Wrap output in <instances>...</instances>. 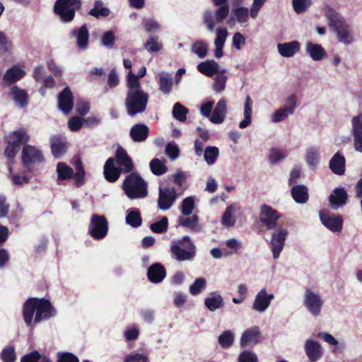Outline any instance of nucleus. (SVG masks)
I'll return each mask as SVG.
<instances>
[{
	"mask_svg": "<svg viewBox=\"0 0 362 362\" xmlns=\"http://www.w3.org/2000/svg\"><path fill=\"white\" fill-rule=\"evenodd\" d=\"M29 136L23 130L14 132L9 136L8 145L5 150V155L9 159L13 158L20 150V144L26 143Z\"/></svg>",
	"mask_w": 362,
	"mask_h": 362,
	"instance_id": "9",
	"label": "nucleus"
},
{
	"mask_svg": "<svg viewBox=\"0 0 362 362\" xmlns=\"http://www.w3.org/2000/svg\"><path fill=\"white\" fill-rule=\"evenodd\" d=\"M290 114V112L286 108L282 107L276 110L272 117V121L273 122H279L284 120Z\"/></svg>",
	"mask_w": 362,
	"mask_h": 362,
	"instance_id": "60",
	"label": "nucleus"
},
{
	"mask_svg": "<svg viewBox=\"0 0 362 362\" xmlns=\"http://www.w3.org/2000/svg\"><path fill=\"white\" fill-rule=\"evenodd\" d=\"M165 153L171 159L174 160L179 156L180 150L176 144L168 143L165 146Z\"/></svg>",
	"mask_w": 362,
	"mask_h": 362,
	"instance_id": "63",
	"label": "nucleus"
},
{
	"mask_svg": "<svg viewBox=\"0 0 362 362\" xmlns=\"http://www.w3.org/2000/svg\"><path fill=\"white\" fill-rule=\"evenodd\" d=\"M219 65L214 60L201 62L197 66V70L206 76H213L218 73Z\"/></svg>",
	"mask_w": 362,
	"mask_h": 362,
	"instance_id": "30",
	"label": "nucleus"
},
{
	"mask_svg": "<svg viewBox=\"0 0 362 362\" xmlns=\"http://www.w3.org/2000/svg\"><path fill=\"white\" fill-rule=\"evenodd\" d=\"M168 219L163 216L159 221H156L150 226L151 230L156 233H163L168 230Z\"/></svg>",
	"mask_w": 362,
	"mask_h": 362,
	"instance_id": "49",
	"label": "nucleus"
},
{
	"mask_svg": "<svg viewBox=\"0 0 362 362\" xmlns=\"http://www.w3.org/2000/svg\"><path fill=\"white\" fill-rule=\"evenodd\" d=\"M352 134L355 150L362 153V124L359 117H354L352 119Z\"/></svg>",
	"mask_w": 362,
	"mask_h": 362,
	"instance_id": "23",
	"label": "nucleus"
},
{
	"mask_svg": "<svg viewBox=\"0 0 362 362\" xmlns=\"http://www.w3.org/2000/svg\"><path fill=\"white\" fill-rule=\"evenodd\" d=\"M328 199L330 205L333 208H337L346 203L348 194L344 187H337L332 191Z\"/></svg>",
	"mask_w": 362,
	"mask_h": 362,
	"instance_id": "22",
	"label": "nucleus"
},
{
	"mask_svg": "<svg viewBox=\"0 0 362 362\" xmlns=\"http://www.w3.org/2000/svg\"><path fill=\"white\" fill-rule=\"evenodd\" d=\"M1 356L4 362H14L16 360L14 348L8 347L3 349Z\"/></svg>",
	"mask_w": 362,
	"mask_h": 362,
	"instance_id": "62",
	"label": "nucleus"
},
{
	"mask_svg": "<svg viewBox=\"0 0 362 362\" xmlns=\"http://www.w3.org/2000/svg\"><path fill=\"white\" fill-rule=\"evenodd\" d=\"M252 101L250 96H247L244 107V119L239 124L240 129H244L251 124Z\"/></svg>",
	"mask_w": 362,
	"mask_h": 362,
	"instance_id": "37",
	"label": "nucleus"
},
{
	"mask_svg": "<svg viewBox=\"0 0 362 362\" xmlns=\"http://www.w3.org/2000/svg\"><path fill=\"white\" fill-rule=\"evenodd\" d=\"M194 207V200L192 197L184 199L181 204V212L184 216H189L192 214Z\"/></svg>",
	"mask_w": 362,
	"mask_h": 362,
	"instance_id": "51",
	"label": "nucleus"
},
{
	"mask_svg": "<svg viewBox=\"0 0 362 362\" xmlns=\"http://www.w3.org/2000/svg\"><path fill=\"white\" fill-rule=\"evenodd\" d=\"M144 46L149 52H156L163 48V44L158 41V36L150 37Z\"/></svg>",
	"mask_w": 362,
	"mask_h": 362,
	"instance_id": "44",
	"label": "nucleus"
},
{
	"mask_svg": "<svg viewBox=\"0 0 362 362\" xmlns=\"http://www.w3.org/2000/svg\"><path fill=\"white\" fill-rule=\"evenodd\" d=\"M293 7L297 13H302L310 6L311 0H293Z\"/></svg>",
	"mask_w": 362,
	"mask_h": 362,
	"instance_id": "55",
	"label": "nucleus"
},
{
	"mask_svg": "<svg viewBox=\"0 0 362 362\" xmlns=\"http://www.w3.org/2000/svg\"><path fill=\"white\" fill-rule=\"evenodd\" d=\"M166 276V270L160 263H154L151 265L147 271L148 280L154 284L161 282Z\"/></svg>",
	"mask_w": 362,
	"mask_h": 362,
	"instance_id": "20",
	"label": "nucleus"
},
{
	"mask_svg": "<svg viewBox=\"0 0 362 362\" xmlns=\"http://www.w3.org/2000/svg\"><path fill=\"white\" fill-rule=\"evenodd\" d=\"M110 13V11L107 8L103 7V4L101 2L96 1L95 3V6L93 8H92L89 11V14L95 18H98L99 16H107Z\"/></svg>",
	"mask_w": 362,
	"mask_h": 362,
	"instance_id": "52",
	"label": "nucleus"
},
{
	"mask_svg": "<svg viewBox=\"0 0 362 362\" xmlns=\"http://www.w3.org/2000/svg\"><path fill=\"white\" fill-rule=\"evenodd\" d=\"M104 175L107 180L113 182V158H109L104 165Z\"/></svg>",
	"mask_w": 362,
	"mask_h": 362,
	"instance_id": "59",
	"label": "nucleus"
},
{
	"mask_svg": "<svg viewBox=\"0 0 362 362\" xmlns=\"http://www.w3.org/2000/svg\"><path fill=\"white\" fill-rule=\"evenodd\" d=\"M323 303L324 302L319 294L309 288L305 290L303 304L312 315L314 317L320 315Z\"/></svg>",
	"mask_w": 362,
	"mask_h": 362,
	"instance_id": "10",
	"label": "nucleus"
},
{
	"mask_svg": "<svg viewBox=\"0 0 362 362\" xmlns=\"http://www.w3.org/2000/svg\"><path fill=\"white\" fill-rule=\"evenodd\" d=\"M322 224L332 232H340L342 229L343 220L340 215H331L328 211L322 209L319 213Z\"/></svg>",
	"mask_w": 362,
	"mask_h": 362,
	"instance_id": "13",
	"label": "nucleus"
},
{
	"mask_svg": "<svg viewBox=\"0 0 362 362\" xmlns=\"http://www.w3.org/2000/svg\"><path fill=\"white\" fill-rule=\"evenodd\" d=\"M170 251L175 259L180 262L192 260L196 255V247L188 235L173 244Z\"/></svg>",
	"mask_w": 362,
	"mask_h": 362,
	"instance_id": "4",
	"label": "nucleus"
},
{
	"mask_svg": "<svg viewBox=\"0 0 362 362\" xmlns=\"http://www.w3.org/2000/svg\"><path fill=\"white\" fill-rule=\"evenodd\" d=\"M291 193L293 199L296 203L305 204L308 202L309 195L308 189L305 185H296L291 187Z\"/></svg>",
	"mask_w": 362,
	"mask_h": 362,
	"instance_id": "29",
	"label": "nucleus"
},
{
	"mask_svg": "<svg viewBox=\"0 0 362 362\" xmlns=\"http://www.w3.org/2000/svg\"><path fill=\"white\" fill-rule=\"evenodd\" d=\"M305 52L313 60L316 62L322 60L327 56V52L321 45L310 41L306 42Z\"/></svg>",
	"mask_w": 362,
	"mask_h": 362,
	"instance_id": "24",
	"label": "nucleus"
},
{
	"mask_svg": "<svg viewBox=\"0 0 362 362\" xmlns=\"http://www.w3.org/2000/svg\"><path fill=\"white\" fill-rule=\"evenodd\" d=\"M51 148L53 156L59 158L66 152V142L61 137L53 136L51 138Z\"/></svg>",
	"mask_w": 362,
	"mask_h": 362,
	"instance_id": "31",
	"label": "nucleus"
},
{
	"mask_svg": "<svg viewBox=\"0 0 362 362\" xmlns=\"http://www.w3.org/2000/svg\"><path fill=\"white\" fill-rule=\"evenodd\" d=\"M177 194L174 187H160L158 198V206L165 211L169 209L177 199Z\"/></svg>",
	"mask_w": 362,
	"mask_h": 362,
	"instance_id": "11",
	"label": "nucleus"
},
{
	"mask_svg": "<svg viewBox=\"0 0 362 362\" xmlns=\"http://www.w3.org/2000/svg\"><path fill=\"white\" fill-rule=\"evenodd\" d=\"M122 188L130 199H144L148 195V183L136 172L126 176Z\"/></svg>",
	"mask_w": 362,
	"mask_h": 362,
	"instance_id": "1",
	"label": "nucleus"
},
{
	"mask_svg": "<svg viewBox=\"0 0 362 362\" xmlns=\"http://www.w3.org/2000/svg\"><path fill=\"white\" fill-rule=\"evenodd\" d=\"M285 157L286 156L280 150L272 148L269 151L268 159L272 165H274Z\"/></svg>",
	"mask_w": 362,
	"mask_h": 362,
	"instance_id": "56",
	"label": "nucleus"
},
{
	"mask_svg": "<svg viewBox=\"0 0 362 362\" xmlns=\"http://www.w3.org/2000/svg\"><path fill=\"white\" fill-rule=\"evenodd\" d=\"M149 134L148 127L144 124H136L130 130V136L134 141H144Z\"/></svg>",
	"mask_w": 362,
	"mask_h": 362,
	"instance_id": "28",
	"label": "nucleus"
},
{
	"mask_svg": "<svg viewBox=\"0 0 362 362\" xmlns=\"http://www.w3.org/2000/svg\"><path fill=\"white\" fill-rule=\"evenodd\" d=\"M205 305L210 311H214L223 305V298L220 295L208 297L204 301Z\"/></svg>",
	"mask_w": 362,
	"mask_h": 362,
	"instance_id": "42",
	"label": "nucleus"
},
{
	"mask_svg": "<svg viewBox=\"0 0 362 362\" xmlns=\"http://www.w3.org/2000/svg\"><path fill=\"white\" fill-rule=\"evenodd\" d=\"M288 235L287 230L281 227L276 230L273 234L271 240V247L273 253V257L277 259L282 251L284 242Z\"/></svg>",
	"mask_w": 362,
	"mask_h": 362,
	"instance_id": "14",
	"label": "nucleus"
},
{
	"mask_svg": "<svg viewBox=\"0 0 362 362\" xmlns=\"http://www.w3.org/2000/svg\"><path fill=\"white\" fill-rule=\"evenodd\" d=\"M219 151L216 146H207L205 148L204 157L208 165H212L215 163L218 156Z\"/></svg>",
	"mask_w": 362,
	"mask_h": 362,
	"instance_id": "46",
	"label": "nucleus"
},
{
	"mask_svg": "<svg viewBox=\"0 0 362 362\" xmlns=\"http://www.w3.org/2000/svg\"><path fill=\"white\" fill-rule=\"evenodd\" d=\"M81 6V0H57L54 11L64 23L71 22L75 16L76 10Z\"/></svg>",
	"mask_w": 362,
	"mask_h": 362,
	"instance_id": "6",
	"label": "nucleus"
},
{
	"mask_svg": "<svg viewBox=\"0 0 362 362\" xmlns=\"http://www.w3.org/2000/svg\"><path fill=\"white\" fill-rule=\"evenodd\" d=\"M215 45H224L226 40L228 37V30L226 28H218L216 31Z\"/></svg>",
	"mask_w": 362,
	"mask_h": 362,
	"instance_id": "58",
	"label": "nucleus"
},
{
	"mask_svg": "<svg viewBox=\"0 0 362 362\" xmlns=\"http://www.w3.org/2000/svg\"><path fill=\"white\" fill-rule=\"evenodd\" d=\"M179 224L183 227L189 228L191 231L199 232L201 230V226L199 224V217L196 214H193L190 217H180L178 219Z\"/></svg>",
	"mask_w": 362,
	"mask_h": 362,
	"instance_id": "32",
	"label": "nucleus"
},
{
	"mask_svg": "<svg viewBox=\"0 0 362 362\" xmlns=\"http://www.w3.org/2000/svg\"><path fill=\"white\" fill-rule=\"evenodd\" d=\"M234 341V336L233 333L226 330L224 331L219 337H218V343L221 346L223 349L229 348L232 346Z\"/></svg>",
	"mask_w": 362,
	"mask_h": 362,
	"instance_id": "48",
	"label": "nucleus"
},
{
	"mask_svg": "<svg viewBox=\"0 0 362 362\" xmlns=\"http://www.w3.org/2000/svg\"><path fill=\"white\" fill-rule=\"evenodd\" d=\"M11 93L16 103L21 107H23L28 104V95L23 89L14 86L11 90Z\"/></svg>",
	"mask_w": 362,
	"mask_h": 362,
	"instance_id": "36",
	"label": "nucleus"
},
{
	"mask_svg": "<svg viewBox=\"0 0 362 362\" xmlns=\"http://www.w3.org/2000/svg\"><path fill=\"white\" fill-rule=\"evenodd\" d=\"M188 113V109L184 107L180 103H176L173 108V117L180 121L185 122L187 119V114Z\"/></svg>",
	"mask_w": 362,
	"mask_h": 362,
	"instance_id": "45",
	"label": "nucleus"
},
{
	"mask_svg": "<svg viewBox=\"0 0 362 362\" xmlns=\"http://www.w3.org/2000/svg\"><path fill=\"white\" fill-rule=\"evenodd\" d=\"M57 172L58 174V183L61 184V180H66L73 174V170L64 163H59L57 166Z\"/></svg>",
	"mask_w": 362,
	"mask_h": 362,
	"instance_id": "40",
	"label": "nucleus"
},
{
	"mask_svg": "<svg viewBox=\"0 0 362 362\" xmlns=\"http://www.w3.org/2000/svg\"><path fill=\"white\" fill-rule=\"evenodd\" d=\"M71 35L76 38L78 49L85 50L88 48L89 33L86 25H83L80 28L73 30Z\"/></svg>",
	"mask_w": 362,
	"mask_h": 362,
	"instance_id": "21",
	"label": "nucleus"
},
{
	"mask_svg": "<svg viewBox=\"0 0 362 362\" xmlns=\"http://www.w3.org/2000/svg\"><path fill=\"white\" fill-rule=\"evenodd\" d=\"M126 223L133 228H138L142 223V218L138 209L132 208L127 212Z\"/></svg>",
	"mask_w": 362,
	"mask_h": 362,
	"instance_id": "34",
	"label": "nucleus"
},
{
	"mask_svg": "<svg viewBox=\"0 0 362 362\" xmlns=\"http://www.w3.org/2000/svg\"><path fill=\"white\" fill-rule=\"evenodd\" d=\"M76 173L74 175V180L78 186L83 183L85 172L83 168L82 162L80 159H77L75 163Z\"/></svg>",
	"mask_w": 362,
	"mask_h": 362,
	"instance_id": "54",
	"label": "nucleus"
},
{
	"mask_svg": "<svg viewBox=\"0 0 362 362\" xmlns=\"http://www.w3.org/2000/svg\"><path fill=\"white\" fill-rule=\"evenodd\" d=\"M22 160L24 165L28 166L31 163L42 162L43 156L42 152L35 147L26 145L22 151Z\"/></svg>",
	"mask_w": 362,
	"mask_h": 362,
	"instance_id": "16",
	"label": "nucleus"
},
{
	"mask_svg": "<svg viewBox=\"0 0 362 362\" xmlns=\"http://www.w3.org/2000/svg\"><path fill=\"white\" fill-rule=\"evenodd\" d=\"M279 54L284 57H291L300 49L299 42L294 40L289 42L279 43L277 45Z\"/></svg>",
	"mask_w": 362,
	"mask_h": 362,
	"instance_id": "25",
	"label": "nucleus"
},
{
	"mask_svg": "<svg viewBox=\"0 0 362 362\" xmlns=\"http://www.w3.org/2000/svg\"><path fill=\"white\" fill-rule=\"evenodd\" d=\"M305 351L310 361L316 362L323 354V351L319 342L308 339L305 343Z\"/></svg>",
	"mask_w": 362,
	"mask_h": 362,
	"instance_id": "19",
	"label": "nucleus"
},
{
	"mask_svg": "<svg viewBox=\"0 0 362 362\" xmlns=\"http://www.w3.org/2000/svg\"><path fill=\"white\" fill-rule=\"evenodd\" d=\"M127 84L129 89L128 92L139 91L142 90L139 78H138V76H136V75L134 74L132 71H130L128 74Z\"/></svg>",
	"mask_w": 362,
	"mask_h": 362,
	"instance_id": "47",
	"label": "nucleus"
},
{
	"mask_svg": "<svg viewBox=\"0 0 362 362\" xmlns=\"http://www.w3.org/2000/svg\"><path fill=\"white\" fill-rule=\"evenodd\" d=\"M37 310V298H30L24 304L23 317L25 323L29 325L33 317L35 311Z\"/></svg>",
	"mask_w": 362,
	"mask_h": 362,
	"instance_id": "33",
	"label": "nucleus"
},
{
	"mask_svg": "<svg viewBox=\"0 0 362 362\" xmlns=\"http://www.w3.org/2000/svg\"><path fill=\"white\" fill-rule=\"evenodd\" d=\"M226 100L221 98L218 103L211 115L210 121L214 124L222 123L226 115Z\"/></svg>",
	"mask_w": 362,
	"mask_h": 362,
	"instance_id": "27",
	"label": "nucleus"
},
{
	"mask_svg": "<svg viewBox=\"0 0 362 362\" xmlns=\"http://www.w3.org/2000/svg\"><path fill=\"white\" fill-rule=\"evenodd\" d=\"M159 89L164 94L168 95L173 88L172 78L167 74H162L159 76Z\"/></svg>",
	"mask_w": 362,
	"mask_h": 362,
	"instance_id": "39",
	"label": "nucleus"
},
{
	"mask_svg": "<svg viewBox=\"0 0 362 362\" xmlns=\"http://www.w3.org/2000/svg\"><path fill=\"white\" fill-rule=\"evenodd\" d=\"M206 280L204 278L197 279L193 284L190 286L189 291L192 295H197L205 287Z\"/></svg>",
	"mask_w": 362,
	"mask_h": 362,
	"instance_id": "57",
	"label": "nucleus"
},
{
	"mask_svg": "<svg viewBox=\"0 0 362 362\" xmlns=\"http://www.w3.org/2000/svg\"><path fill=\"white\" fill-rule=\"evenodd\" d=\"M148 100V95L143 90L128 92L125 105L129 115L134 116L138 113L144 112L146 109Z\"/></svg>",
	"mask_w": 362,
	"mask_h": 362,
	"instance_id": "5",
	"label": "nucleus"
},
{
	"mask_svg": "<svg viewBox=\"0 0 362 362\" xmlns=\"http://www.w3.org/2000/svg\"><path fill=\"white\" fill-rule=\"evenodd\" d=\"M108 231L107 219L103 216L93 214L88 226V233L96 240L105 238Z\"/></svg>",
	"mask_w": 362,
	"mask_h": 362,
	"instance_id": "8",
	"label": "nucleus"
},
{
	"mask_svg": "<svg viewBox=\"0 0 362 362\" xmlns=\"http://www.w3.org/2000/svg\"><path fill=\"white\" fill-rule=\"evenodd\" d=\"M54 315V309L49 301L45 299H37V310L35 322H40L42 320L48 319Z\"/></svg>",
	"mask_w": 362,
	"mask_h": 362,
	"instance_id": "15",
	"label": "nucleus"
},
{
	"mask_svg": "<svg viewBox=\"0 0 362 362\" xmlns=\"http://www.w3.org/2000/svg\"><path fill=\"white\" fill-rule=\"evenodd\" d=\"M74 98L70 89L65 88L58 96V107L64 114H69L73 108Z\"/></svg>",
	"mask_w": 362,
	"mask_h": 362,
	"instance_id": "17",
	"label": "nucleus"
},
{
	"mask_svg": "<svg viewBox=\"0 0 362 362\" xmlns=\"http://www.w3.org/2000/svg\"><path fill=\"white\" fill-rule=\"evenodd\" d=\"M166 160L161 161L158 158H153L150 162V169L152 173L155 175H162L168 171V168L165 165Z\"/></svg>",
	"mask_w": 362,
	"mask_h": 362,
	"instance_id": "38",
	"label": "nucleus"
},
{
	"mask_svg": "<svg viewBox=\"0 0 362 362\" xmlns=\"http://www.w3.org/2000/svg\"><path fill=\"white\" fill-rule=\"evenodd\" d=\"M325 14L329 21V26L337 33L339 40L344 44L351 43L353 37L350 27L344 18L330 7L327 9Z\"/></svg>",
	"mask_w": 362,
	"mask_h": 362,
	"instance_id": "2",
	"label": "nucleus"
},
{
	"mask_svg": "<svg viewBox=\"0 0 362 362\" xmlns=\"http://www.w3.org/2000/svg\"><path fill=\"white\" fill-rule=\"evenodd\" d=\"M57 362H79L78 358L71 353L59 354Z\"/></svg>",
	"mask_w": 362,
	"mask_h": 362,
	"instance_id": "64",
	"label": "nucleus"
},
{
	"mask_svg": "<svg viewBox=\"0 0 362 362\" xmlns=\"http://www.w3.org/2000/svg\"><path fill=\"white\" fill-rule=\"evenodd\" d=\"M233 13L235 16L238 23H244L247 22L249 16V10L246 7L233 8Z\"/></svg>",
	"mask_w": 362,
	"mask_h": 362,
	"instance_id": "50",
	"label": "nucleus"
},
{
	"mask_svg": "<svg viewBox=\"0 0 362 362\" xmlns=\"http://www.w3.org/2000/svg\"><path fill=\"white\" fill-rule=\"evenodd\" d=\"M225 70L215 78L213 88L216 93L223 91L226 88L227 76L223 74Z\"/></svg>",
	"mask_w": 362,
	"mask_h": 362,
	"instance_id": "53",
	"label": "nucleus"
},
{
	"mask_svg": "<svg viewBox=\"0 0 362 362\" xmlns=\"http://www.w3.org/2000/svg\"><path fill=\"white\" fill-rule=\"evenodd\" d=\"M274 298L273 294H267L266 289H262L255 296L252 309L259 313L265 311Z\"/></svg>",
	"mask_w": 362,
	"mask_h": 362,
	"instance_id": "18",
	"label": "nucleus"
},
{
	"mask_svg": "<svg viewBox=\"0 0 362 362\" xmlns=\"http://www.w3.org/2000/svg\"><path fill=\"white\" fill-rule=\"evenodd\" d=\"M238 362H258V358L252 351H243L238 356Z\"/></svg>",
	"mask_w": 362,
	"mask_h": 362,
	"instance_id": "61",
	"label": "nucleus"
},
{
	"mask_svg": "<svg viewBox=\"0 0 362 362\" xmlns=\"http://www.w3.org/2000/svg\"><path fill=\"white\" fill-rule=\"evenodd\" d=\"M281 214L272 206L263 204L260 207L259 220L267 230H273L278 226L277 222Z\"/></svg>",
	"mask_w": 362,
	"mask_h": 362,
	"instance_id": "7",
	"label": "nucleus"
},
{
	"mask_svg": "<svg viewBox=\"0 0 362 362\" xmlns=\"http://www.w3.org/2000/svg\"><path fill=\"white\" fill-rule=\"evenodd\" d=\"M115 163L117 168L123 170L124 174H129L133 172L134 164L132 158L121 146H118L115 153Z\"/></svg>",
	"mask_w": 362,
	"mask_h": 362,
	"instance_id": "12",
	"label": "nucleus"
},
{
	"mask_svg": "<svg viewBox=\"0 0 362 362\" xmlns=\"http://www.w3.org/2000/svg\"><path fill=\"white\" fill-rule=\"evenodd\" d=\"M259 334V331L258 327H255L253 329H249L245 330L240 339V344L242 346H245L247 344L255 340Z\"/></svg>",
	"mask_w": 362,
	"mask_h": 362,
	"instance_id": "41",
	"label": "nucleus"
},
{
	"mask_svg": "<svg viewBox=\"0 0 362 362\" xmlns=\"http://www.w3.org/2000/svg\"><path fill=\"white\" fill-rule=\"evenodd\" d=\"M25 74V73L23 70L18 67L14 66L7 70L4 76L3 79L7 84H11L22 78Z\"/></svg>",
	"mask_w": 362,
	"mask_h": 362,
	"instance_id": "35",
	"label": "nucleus"
},
{
	"mask_svg": "<svg viewBox=\"0 0 362 362\" xmlns=\"http://www.w3.org/2000/svg\"><path fill=\"white\" fill-rule=\"evenodd\" d=\"M192 51L199 58L203 59L207 54L208 45L203 40H197L192 46Z\"/></svg>",
	"mask_w": 362,
	"mask_h": 362,
	"instance_id": "43",
	"label": "nucleus"
},
{
	"mask_svg": "<svg viewBox=\"0 0 362 362\" xmlns=\"http://www.w3.org/2000/svg\"><path fill=\"white\" fill-rule=\"evenodd\" d=\"M345 163L344 157L337 152L329 160V166L333 173L342 175L345 173Z\"/></svg>",
	"mask_w": 362,
	"mask_h": 362,
	"instance_id": "26",
	"label": "nucleus"
},
{
	"mask_svg": "<svg viewBox=\"0 0 362 362\" xmlns=\"http://www.w3.org/2000/svg\"><path fill=\"white\" fill-rule=\"evenodd\" d=\"M213 5L218 6L214 13L210 10H206L202 16L203 22L209 31L214 30L216 23H221L225 20L230 11L228 0H211Z\"/></svg>",
	"mask_w": 362,
	"mask_h": 362,
	"instance_id": "3",
	"label": "nucleus"
}]
</instances>
